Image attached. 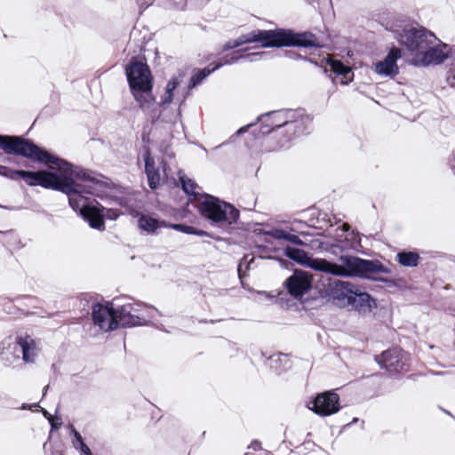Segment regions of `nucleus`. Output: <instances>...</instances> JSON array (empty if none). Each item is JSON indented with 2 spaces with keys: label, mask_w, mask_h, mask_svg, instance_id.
Returning <instances> with one entry per match:
<instances>
[{
  "label": "nucleus",
  "mask_w": 455,
  "mask_h": 455,
  "mask_svg": "<svg viewBox=\"0 0 455 455\" xmlns=\"http://www.w3.org/2000/svg\"><path fill=\"white\" fill-rule=\"evenodd\" d=\"M261 123L259 132L269 135L265 144L269 152L288 148L297 136L304 134L312 123L305 109H279L269 111L257 117Z\"/></svg>",
  "instance_id": "obj_1"
},
{
  "label": "nucleus",
  "mask_w": 455,
  "mask_h": 455,
  "mask_svg": "<svg viewBox=\"0 0 455 455\" xmlns=\"http://www.w3.org/2000/svg\"><path fill=\"white\" fill-rule=\"evenodd\" d=\"M310 268L342 277H359L380 281L386 283L392 281L386 278H377L375 274H389L390 270L378 259H364L355 256L342 255L339 263L331 262L325 259L309 257L306 265Z\"/></svg>",
  "instance_id": "obj_2"
},
{
  "label": "nucleus",
  "mask_w": 455,
  "mask_h": 455,
  "mask_svg": "<svg viewBox=\"0 0 455 455\" xmlns=\"http://www.w3.org/2000/svg\"><path fill=\"white\" fill-rule=\"evenodd\" d=\"M65 161L69 164L65 169H60L56 164L44 163L45 164L54 165L60 173L45 170L36 172L19 170L17 173H19V178L25 180L28 186H41L56 191H64L66 189L67 187L61 184V182H63L67 174L74 175L77 179L88 180L96 185H104V182L99 180V177H101L100 174L75 166L67 160Z\"/></svg>",
  "instance_id": "obj_3"
},
{
  "label": "nucleus",
  "mask_w": 455,
  "mask_h": 455,
  "mask_svg": "<svg viewBox=\"0 0 455 455\" xmlns=\"http://www.w3.org/2000/svg\"><path fill=\"white\" fill-rule=\"evenodd\" d=\"M243 44L259 43L264 48L269 47H320L316 36L310 32L297 33L291 29H256L241 36Z\"/></svg>",
  "instance_id": "obj_4"
},
{
  "label": "nucleus",
  "mask_w": 455,
  "mask_h": 455,
  "mask_svg": "<svg viewBox=\"0 0 455 455\" xmlns=\"http://www.w3.org/2000/svg\"><path fill=\"white\" fill-rule=\"evenodd\" d=\"M125 75L131 92L140 108L148 110L153 105V76L147 63L132 58L125 67Z\"/></svg>",
  "instance_id": "obj_5"
},
{
  "label": "nucleus",
  "mask_w": 455,
  "mask_h": 455,
  "mask_svg": "<svg viewBox=\"0 0 455 455\" xmlns=\"http://www.w3.org/2000/svg\"><path fill=\"white\" fill-rule=\"evenodd\" d=\"M70 176V174H67L63 182H61V184L67 187L61 192L68 196L70 207L75 212H78L91 228L95 229L104 228V216L102 213L104 208L100 209L92 204L91 198L84 196V190L83 187L75 182Z\"/></svg>",
  "instance_id": "obj_6"
},
{
  "label": "nucleus",
  "mask_w": 455,
  "mask_h": 455,
  "mask_svg": "<svg viewBox=\"0 0 455 455\" xmlns=\"http://www.w3.org/2000/svg\"><path fill=\"white\" fill-rule=\"evenodd\" d=\"M0 149L8 155L21 156L39 163L56 164L60 169L69 165L65 159L50 154L31 140L20 136L0 134Z\"/></svg>",
  "instance_id": "obj_7"
},
{
  "label": "nucleus",
  "mask_w": 455,
  "mask_h": 455,
  "mask_svg": "<svg viewBox=\"0 0 455 455\" xmlns=\"http://www.w3.org/2000/svg\"><path fill=\"white\" fill-rule=\"evenodd\" d=\"M22 355L25 363H34L37 355L36 341L29 336L8 337L0 346V360L5 366L19 362Z\"/></svg>",
  "instance_id": "obj_8"
},
{
  "label": "nucleus",
  "mask_w": 455,
  "mask_h": 455,
  "mask_svg": "<svg viewBox=\"0 0 455 455\" xmlns=\"http://www.w3.org/2000/svg\"><path fill=\"white\" fill-rule=\"evenodd\" d=\"M201 214L215 224L232 225L239 219V211L231 204L204 194L199 203Z\"/></svg>",
  "instance_id": "obj_9"
},
{
  "label": "nucleus",
  "mask_w": 455,
  "mask_h": 455,
  "mask_svg": "<svg viewBox=\"0 0 455 455\" xmlns=\"http://www.w3.org/2000/svg\"><path fill=\"white\" fill-rule=\"evenodd\" d=\"M144 309L157 311L155 307L146 306L140 302L133 304L128 303L115 307L114 317L110 320L108 329L115 331L119 327L131 328L147 325L148 323L147 318L151 317V315L145 312Z\"/></svg>",
  "instance_id": "obj_10"
},
{
  "label": "nucleus",
  "mask_w": 455,
  "mask_h": 455,
  "mask_svg": "<svg viewBox=\"0 0 455 455\" xmlns=\"http://www.w3.org/2000/svg\"><path fill=\"white\" fill-rule=\"evenodd\" d=\"M398 43L413 57H419L427 47L439 41L434 33L423 27H405L397 33Z\"/></svg>",
  "instance_id": "obj_11"
},
{
  "label": "nucleus",
  "mask_w": 455,
  "mask_h": 455,
  "mask_svg": "<svg viewBox=\"0 0 455 455\" xmlns=\"http://www.w3.org/2000/svg\"><path fill=\"white\" fill-rule=\"evenodd\" d=\"M379 366L390 374L406 372L410 368V355L400 347H392L375 356Z\"/></svg>",
  "instance_id": "obj_12"
},
{
  "label": "nucleus",
  "mask_w": 455,
  "mask_h": 455,
  "mask_svg": "<svg viewBox=\"0 0 455 455\" xmlns=\"http://www.w3.org/2000/svg\"><path fill=\"white\" fill-rule=\"evenodd\" d=\"M355 286L347 281L333 280L323 285V296L332 304L346 307L349 306Z\"/></svg>",
  "instance_id": "obj_13"
},
{
  "label": "nucleus",
  "mask_w": 455,
  "mask_h": 455,
  "mask_svg": "<svg viewBox=\"0 0 455 455\" xmlns=\"http://www.w3.org/2000/svg\"><path fill=\"white\" fill-rule=\"evenodd\" d=\"M307 407L321 417L337 413L339 409V396L333 391H325L309 400Z\"/></svg>",
  "instance_id": "obj_14"
},
{
  "label": "nucleus",
  "mask_w": 455,
  "mask_h": 455,
  "mask_svg": "<svg viewBox=\"0 0 455 455\" xmlns=\"http://www.w3.org/2000/svg\"><path fill=\"white\" fill-rule=\"evenodd\" d=\"M453 47H450L443 43H436L427 47L419 57H413L411 63L415 66L427 67L429 65H438L446 59H450V53Z\"/></svg>",
  "instance_id": "obj_15"
},
{
  "label": "nucleus",
  "mask_w": 455,
  "mask_h": 455,
  "mask_svg": "<svg viewBox=\"0 0 455 455\" xmlns=\"http://www.w3.org/2000/svg\"><path fill=\"white\" fill-rule=\"evenodd\" d=\"M311 276L307 272L295 270L293 274L285 280L284 285L291 297L300 299L311 289Z\"/></svg>",
  "instance_id": "obj_16"
},
{
  "label": "nucleus",
  "mask_w": 455,
  "mask_h": 455,
  "mask_svg": "<svg viewBox=\"0 0 455 455\" xmlns=\"http://www.w3.org/2000/svg\"><path fill=\"white\" fill-rule=\"evenodd\" d=\"M401 58V50L398 48H392L384 60L378 61L374 64V71L386 77H395L399 73L397 66V60Z\"/></svg>",
  "instance_id": "obj_17"
},
{
  "label": "nucleus",
  "mask_w": 455,
  "mask_h": 455,
  "mask_svg": "<svg viewBox=\"0 0 455 455\" xmlns=\"http://www.w3.org/2000/svg\"><path fill=\"white\" fill-rule=\"evenodd\" d=\"M115 307L110 302L105 304L97 302L93 303L92 307V317L93 323L100 327V330L110 331L108 325L110 320L114 317Z\"/></svg>",
  "instance_id": "obj_18"
},
{
  "label": "nucleus",
  "mask_w": 455,
  "mask_h": 455,
  "mask_svg": "<svg viewBox=\"0 0 455 455\" xmlns=\"http://www.w3.org/2000/svg\"><path fill=\"white\" fill-rule=\"evenodd\" d=\"M360 314H369L377 307L376 300L367 292H357L353 290L349 306Z\"/></svg>",
  "instance_id": "obj_19"
},
{
  "label": "nucleus",
  "mask_w": 455,
  "mask_h": 455,
  "mask_svg": "<svg viewBox=\"0 0 455 455\" xmlns=\"http://www.w3.org/2000/svg\"><path fill=\"white\" fill-rule=\"evenodd\" d=\"M143 158L148 186L151 189H156L161 184V174L159 168L156 167V163L151 156L149 148L145 149Z\"/></svg>",
  "instance_id": "obj_20"
},
{
  "label": "nucleus",
  "mask_w": 455,
  "mask_h": 455,
  "mask_svg": "<svg viewBox=\"0 0 455 455\" xmlns=\"http://www.w3.org/2000/svg\"><path fill=\"white\" fill-rule=\"evenodd\" d=\"M211 66L212 64L207 68L198 69L192 75L188 84L187 92L183 95L180 107L185 102L191 90L201 84L212 72L220 68V66H213L212 68H211Z\"/></svg>",
  "instance_id": "obj_21"
},
{
  "label": "nucleus",
  "mask_w": 455,
  "mask_h": 455,
  "mask_svg": "<svg viewBox=\"0 0 455 455\" xmlns=\"http://www.w3.org/2000/svg\"><path fill=\"white\" fill-rule=\"evenodd\" d=\"M164 220H158L149 215L140 214L138 219V227L148 235H153L160 228H168Z\"/></svg>",
  "instance_id": "obj_22"
},
{
  "label": "nucleus",
  "mask_w": 455,
  "mask_h": 455,
  "mask_svg": "<svg viewBox=\"0 0 455 455\" xmlns=\"http://www.w3.org/2000/svg\"><path fill=\"white\" fill-rule=\"evenodd\" d=\"M180 181L183 191L187 195L192 196L199 203L203 200V196L204 194H200L196 191L197 184L193 180L187 178L186 176H182L180 178Z\"/></svg>",
  "instance_id": "obj_23"
},
{
  "label": "nucleus",
  "mask_w": 455,
  "mask_h": 455,
  "mask_svg": "<svg viewBox=\"0 0 455 455\" xmlns=\"http://www.w3.org/2000/svg\"><path fill=\"white\" fill-rule=\"evenodd\" d=\"M181 76L172 77L166 84L165 92L163 100L160 102L161 106L170 104L173 99L174 90L181 84Z\"/></svg>",
  "instance_id": "obj_24"
},
{
  "label": "nucleus",
  "mask_w": 455,
  "mask_h": 455,
  "mask_svg": "<svg viewBox=\"0 0 455 455\" xmlns=\"http://www.w3.org/2000/svg\"><path fill=\"white\" fill-rule=\"evenodd\" d=\"M284 255L287 258L296 261L299 264L304 265V266L307 265L308 259H309L308 254L305 251L298 249V248H294V247H290V246H287L284 249Z\"/></svg>",
  "instance_id": "obj_25"
},
{
  "label": "nucleus",
  "mask_w": 455,
  "mask_h": 455,
  "mask_svg": "<svg viewBox=\"0 0 455 455\" xmlns=\"http://www.w3.org/2000/svg\"><path fill=\"white\" fill-rule=\"evenodd\" d=\"M397 261L403 267H416L419 260V255L414 251H400L396 255Z\"/></svg>",
  "instance_id": "obj_26"
},
{
  "label": "nucleus",
  "mask_w": 455,
  "mask_h": 455,
  "mask_svg": "<svg viewBox=\"0 0 455 455\" xmlns=\"http://www.w3.org/2000/svg\"><path fill=\"white\" fill-rule=\"evenodd\" d=\"M326 62L329 65L331 70L337 76H341L344 78H347V76L352 73L351 68L339 60L327 58Z\"/></svg>",
  "instance_id": "obj_27"
},
{
  "label": "nucleus",
  "mask_w": 455,
  "mask_h": 455,
  "mask_svg": "<svg viewBox=\"0 0 455 455\" xmlns=\"http://www.w3.org/2000/svg\"><path fill=\"white\" fill-rule=\"evenodd\" d=\"M267 362L271 368H274L275 371L280 373L288 367L289 359L286 355L279 353L269 356Z\"/></svg>",
  "instance_id": "obj_28"
},
{
  "label": "nucleus",
  "mask_w": 455,
  "mask_h": 455,
  "mask_svg": "<svg viewBox=\"0 0 455 455\" xmlns=\"http://www.w3.org/2000/svg\"><path fill=\"white\" fill-rule=\"evenodd\" d=\"M168 228L184 234L196 235L198 236H204L206 235L205 231L197 229L192 226L185 224H169Z\"/></svg>",
  "instance_id": "obj_29"
},
{
  "label": "nucleus",
  "mask_w": 455,
  "mask_h": 455,
  "mask_svg": "<svg viewBox=\"0 0 455 455\" xmlns=\"http://www.w3.org/2000/svg\"><path fill=\"white\" fill-rule=\"evenodd\" d=\"M242 59H243L242 50H237V51L232 52L231 54L226 55L222 59V60L219 64H216L215 66H220V68L224 65L234 64V63L238 62Z\"/></svg>",
  "instance_id": "obj_30"
},
{
  "label": "nucleus",
  "mask_w": 455,
  "mask_h": 455,
  "mask_svg": "<svg viewBox=\"0 0 455 455\" xmlns=\"http://www.w3.org/2000/svg\"><path fill=\"white\" fill-rule=\"evenodd\" d=\"M247 50V48L242 50V56L243 60H247L250 62L258 61L267 55L265 52H246Z\"/></svg>",
  "instance_id": "obj_31"
},
{
  "label": "nucleus",
  "mask_w": 455,
  "mask_h": 455,
  "mask_svg": "<svg viewBox=\"0 0 455 455\" xmlns=\"http://www.w3.org/2000/svg\"><path fill=\"white\" fill-rule=\"evenodd\" d=\"M197 0H181L180 2L170 1V7L174 10L183 11L188 5L190 7L196 6Z\"/></svg>",
  "instance_id": "obj_32"
},
{
  "label": "nucleus",
  "mask_w": 455,
  "mask_h": 455,
  "mask_svg": "<svg viewBox=\"0 0 455 455\" xmlns=\"http://www.w3.org/2000/svg\"><path fill=\"white\" fill-rule=\"evenodd\" d=\"M450 59L451 60V68L447 76V81L449 84L452 87H455V48H452L451 52L450 53Z\"/></svg>",
  "instance_id": "obj_33"
},
{
  "label": "nucleus",
  "mask_w": 455,
  "mask_h": 455,
  "mask_svg": "<svg viewBox=\"0 0 455 455\" xmlns=\"http://www.w3.org/2000/svg\"><path fill=\"white\" fill-rule=\"evenodd\" d=\"M18 171L19 170H12L9 167L0 165V175L10 180H15L19 178V173H17Z\"/></svg>",
  "instance_id": "obj_34"
},
{
  "label": "nucleus",
  "mask_w": 455,
  "mask_h": 455,
  "mask_svg": "<svg viewBox=\"0 0 455 455\" xmlns=\"http://www.w3.org/2000/svg\"><path fill=\"white\" fill-rule=\"evenodd\" d=\"M253 260H254V258L250 257L249 255H245L242 258V259L239 262L238 268H237L238 275H239L240 278L242 277L243 268L244 267V271L248 270L250 264L252 263Z\"/></svg>",
  "instance_id": "obj_35"
},
{
  "label": "nucleus",
  "mask_w": 455,
  "mask_h": 455,
  "mask_svg": "<svg viewBox=\"0 0 455 455\" xmlns=\"http://www.w3.org/2000/svg\"><path fill=\"white\" fill-rule=\"evenodd\" d=\"M264 235L271 236L277 240H281V239L285 240L287 232L281 228H273L268 231H264Z\"/></svg>",
  "instance_id": "obj_36"
},
{
  "label": "nucleus",
  "mask_w": 455,
  "mask_h": 455,
  "mask_svg": "<svg viewBox=\"0 0 455 455\" xmlns=\"http://www.w3.org/2000/svg\"><path fill=\"white\" fill-rule=\"evenodd\" d=\"M285 240L296 245H304V242L296 235L287 233Z\"/></svg>",
  "instance_id": "obj_37"
},
{
  "label": "nucleus",
  "mask_w": 455,
  "mask_h": 455,
  "mask_svg": "<svg viewBox=\"0 0 455 455\" xmlns=\"http://www.w3.org/2000/svg\"><path fill=\"white\" fill-rule=\"evenodd\" d=\"M448 164L450 166L451 171L455 175V148L452 150L450 158L448 160Z\"/></svg>",
  "instance_id": "obj_38"
},
{
  "label": "nucleus",
  "mask_w": 455,
  "mask_h": 455,
  "mask_svg": "<svg viewBox=\"0 0 455 455\" xmlns=\"http://www.w3.org/2000/svg\"><path fill=\"white\" fill-rule=\"evenodd\" d=\"M71 433L74 435L75 440L81 445L84 443L83 437L79 432H77L73 426H71Z\"/></svg>",
  "instance_id": "obj_39"
},
{
  "label": "nucleus",
  "mask_w": 455,
  "mask_h": 455,
  "mask_svg": "<svg viewBox=\"0 0 455 455\" xmlns=\"http://www.w3.org/2000/svg\"><path fill=\"white\" fill-rule=\"evenodd\" d=\"M285 55L288 58L292 59V60H299L301 58V56L298 52H296L295 51H291V50L286 51Z\"/></svg>",
  "instance_id": "obj_40"
},
{
  "label": "nucleus",
  "mask_w": 455,
  "mask_h": 455,
  "mask_svg": "<svg viewBox=\"0 0 455 455\" xmlns=\"http://www.w3.org/2000/svg\"><path fill=\"white\" fill-rule=\"evenodd\" d=\"M248 448L253 451H259L261 450V443L258 440H253Z\"/></svg>",
  "instance_id": "obj_41"
},
{
  "label": "nucleus",
  "mask_w": 455,
  "mask_h": 455,
  "mask_svg": "<svg viewBox=\"0 0 455 455\" xmlns=\"http://www.w3.org/2000/svg\"><path fill=\"white\" fill-rule=\"evenodd\" d=\"M52 426V429H59L61 426V420L60 419H57V421L55 422L53 419L49 420Z\"/></svg>",
  "instance_id": "obj_42"
},
{
  "label": "nucleus",
  "mask_w": 455,
  "mask_h": 455,
  "mask_svg": "<svg viewBox=\"0 0 455 455\" xmlns=\"http://www.w3.org/2000/svg\"><path fill=\"white\" fill-rule=\"evenodd\" d=\"M254 124H247V125H244L243 127H241L240 129H238L235 132L236 135H240V134H243L244 132H246L248 131V129L252 126Z\"/></svg>",
  "instance_id": "obj_43"
},
{
  "label": "nucleus",
  "mask_w": 455,
  "mask_h": 455,
  "mask_svg": "<svg viewBox=\"0 0 455 455\" xmlns=\"http://www.w3.org/2000/svg\"><path fill=\"white\" fill-rule=\"evenodd\" d=\"M80 447H81L82 453H84L85 455H92L90 448L84 443H82Z\"/></svg>",
  "instance_id": "obj_44"
},
{
  "label": "nucleus",
  "mask_w": 455,
  "mask_h": 455,
  "mask_svg": "<svg viewBox=\"0 0 455 455\" xmlns=\"http://www.w3.org/2000/svg\"><path fill=\"white\" fill-rule=\"evenodd\" d=\"M232 44H233V46H234L235 48L239 47V46H242L243 44H243V39H242L241 36H238L236 39L233 40V41H232Z\"/></svg>",
  "instance_id": "obj_45"
},
{
  "label": "nucleus",
  "mask_w": 455,
  "mask_h": 455,
  "mask_svg": "<svg viewBox=\"0 0 455 455\" xmlns=\"http://www.w3.org/2000/svg\"><path fill=\"white\" fill-rule=\"evenodd\" d=\"M232 44H233V46H234L235 48L239 47V46H242L243 44H243V39H242L241 36H238L236 39L233 40V41H232Z\"/></svg>",
  "instance_id": "obj_46"
},
{
  "label": "nucleus",
  "mask_w": 455,
  "mask_h": 455,
  "mask_svg": "<svg viewBox=\"0 0 455 455\" xmlns=\"http://www.w3.org/2000/svg\"><path fill=\"white\" fill-rule=\"evenodd\" d=\"M342 251H343V248H342V246H340V245H338V244H337V245H333V246L331 247V251H332V253H334V254H337V253H338V251L341 252Z\"/></svg>",
  "instance_id": "obj_47"
},
{
  "label": "nucleus",
  "mask_w": 455,
  "mask_h": 455,
  "mask_svg": "<svg viewBox=\"0 0 455 455\" xmlns=\"http://www.w3.org/2000/svg\"><path fill=\"white\" fill-rule=\"evenodd\" d=\"M231 49H235V47L232 44V41H228L223 45V51H228Z\"/></svg>",
  "instance_id": "obj_48"
},
{
  "label": "nucleus",
  "mask_w": 455,
  "mask_h": 455,
  "mask_svg": "<svg viewBox=\"0 0 455 455\" xmlns=\"http://www.w3.org/2000/svg\"><path fill=\"white\" fill-rule=\"evenodd\" d=\"M43 413L49 420L52 419V415L46 410H43Z\"/></svg>",
  "instance_id": "obj_49"
},
{
  "label": "nucleus",
  "mask_w": 455,
  "mask_h": 455,
  "mask_svg": "<svg viewBox=\"0 0 455 455\" xmlns=\"http://www.w3.org/2000/svg\"><path fill=\"white\" fill-rule=\"evenodd\" d=\"M349 228H350V226H349L347 223H343V225H342V229H343L344 231H348V230H349Z\"/></svg>",
  "instance_id": "obj_50"
},
{
  "label": "nucleus",
  "mask_w": 455,
  "mask_h": 455,
  "mask_svg": "<svg viewBox=\"0 0 455 455\" xmlns=\"http://www.w3.org/2000/svg\"><path fill=\"white\" fill-rule=\"evenodd\" d=\"M48 387H48V386H46V387L44 388V395H45V393H46V391H47Z\"/></svg>",
  "instance_id": "obj_51"
},
{
  "label": "nucleus",
  "mask_w": 455,
  "mask_h": 455,
  "mask_svg": "<svg viewBox=\"0 0 455 455\" xmlns=\"http://www.w3.org/2000/svg\"><path fill=\"white\" fill-rule=\"evenodd\" d=\"M357 420H358V419H357V418H355V419H353L352 423H355V422H356Z\"/></svg>",
  "instance_id": "obj_52"
},
{
  "label": "nucleus",
  "mask_w": 455,
  "mask_h": 455,
  "mask_svg": "<svg viewBox=\"0 0 455 455\" xmlns=\"http://www.w3.org/2000/svg\"><path fill=\"white\" fill-rule=\"evenodd\" d=\"M22 408H23V409H27V408H28V405L24 403V404H23V406H22Z\"/></svg>",
  "instance_id": "obj_53"
},
{
  "label": "nucleus",
  "mask_w": 455,
  "mask_h": 455,
  "mask_svg": "<svg viewBox=\"0 0 455 455\" xmlns=\"http://www.w3.org/2000/svg\"><path fill=\"white\" fill-rule=\"evenodd\" d=\"M435 374L441 375V374H443V372H435Z\"/></svg>",
  "instance_id": "obj_54"
},
{
  "label": "nucleus",
  "mask_w": 455,
  "mask_h": 455,
  "mask_svg": "<svg viewBox=\"0 0 455 455\" xmlns=\"http://www.w3.org/2000/svg\"><path fill=\"white\" fill-rule=\"evenodd\" d=\"M0 207L4 208V206H2L1 204H0Z\"/></svg>",
  "instance_id": "obj_55"
}]
</instances>
